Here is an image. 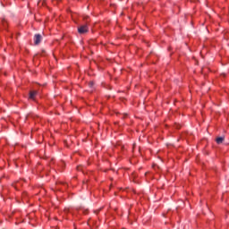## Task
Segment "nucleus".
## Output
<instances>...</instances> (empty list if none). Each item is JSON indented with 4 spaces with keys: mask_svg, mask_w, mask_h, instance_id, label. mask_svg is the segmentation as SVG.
Instances as JSON below:
<instances>
[{
    "mask_svg": "<svg viewBox=\"0 0 229 229\" xmlns=\"http://www.w3.org/2000/svg\"><path fill=\"white\" fill-rule=\"evenodd\" d=\"M78 31L81 35H83V33H87V31H89V27H87V25H82L78 28Z\"/></svg>",
    "mask_w": 229,
    "mask_h": 229,
    "instance_id": "1",
    "label": "nucleus"
},
{
    "mask_svg": "<svg viewBox=\"0 0 229 229\" xmlns=\"http://www.w3.org/2000/svg\"><path fill=\"white\" fill-rule=\"evenodd\" d=\"M42 41V35L40 34H36L34 36V43L36 46H38V44H40V42Z\"/></svg>",
    "mask_w": 229,
    "mask_h": 229,
    "instance_id": "2",
    "label": "nucleus"
},
{
    "mask_svg": "<svg viewBox=\"0 0 229 229\" xmlns=\"http://www.w3.org/2000/svg\"><path fill=\"white\" fill-rule=\"evenodd\" d=\"M224 141H225V137H218L216 139V144H223Z\"/></svg>",
    "mask_w": 229,
    "mask_h": 229,
    "instance_id": "4",
    "label": "nucleus"
},
{
    "mask_svg": "<svg viewBox=\"0 0 229 229\" xmlns=\"http://www.w3.org/2000/svg\"><path fill=\"white\" fill-rule=\"evenodd\" d=\"M89 87H94V82H89Z\"/></svg>",
    "mask_w": 229,
    "mask_h": 229,
    "instance_id": "5",
    "label": "nucleus"
},
{
    "mask_svg": "<svg viewBox=\"0 0 229 229\" xmlns=\"http://www.w3.org/2000/svg\"><path fill=\"white\" fill-rule=\"evenodd\" d=\"M38 94L37 90L30 91V99H35V97Z\"/></svg>",
    "mask_w": 229,
    "mask_h": 229,
    "instance_id": "3",
    "label": "nucleus"
}]
</instances>
